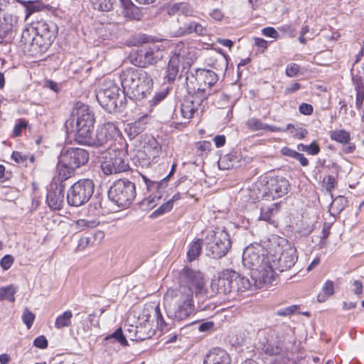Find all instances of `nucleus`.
Instances as JSON below:
<instances>
[{
  "instance_id": "obj_12",
  "label": "nucleus",
  "mask_w": 364,
  "mask_h": 364,
  "mask_svg": "<svg viewBox=\"0 0 364 364\" xmlns=\"http://www.w3.org/2000/svg\"><path fill=\"white\" fill-rule=\"evenodd\" d=\"M31 30L36 34V44L39 48L40 52L47 50L58 33V27L54 23L43 19L33 22Z\"/></svg>"
},
{
  "instance_id": "obj_7",
  "label": "nucleus",
  "mask_w": 364,
  "mask_h": 364,
  "mask_svg": "<svg viewBox=\"0 0 364 364\" xmlns=\"http://www.w3.org/2000/svg\"><path fill=\"white\" fill-rule=\"evenodd\" d=\"M96 98L100 105L108 112H114L124 107L125 93L122 92L114 80L106 79L97 92Z\"/></svg>"
},
{
  "instance_id": "obj_41",
  "label": "nucleus",
  "mask_w": 364,
  "mask_h": 364,
  "mask_svg": "<svg viewBox=\"0 0 364 364\" xmlns=\"http://www.w3.org/2000/svg\"><path fill=\"white\" fill-rule=\"evenodd\" d=\"M36 36H33L31 30L26 28L23 31L21 34V42L25 45L31 44L33 47H38L36 44Z\"/></svg>"
},
{
  "instance_id": "obj_17",
  "label": "nucleus",
  "mask_w": 364,
  "mask_h": 364,
  "mask_svg": "<svg viewBox=\"0 0 364 364\" xmlns=\"http://www.w3.org/2000/svg\"><path fill=\"white\" fill-rule=\"evenodd\" d=\"M60 162L68 166L70 170H75L85 165L89 160L88 152L80 148H69L60 156Z\"/></svg>"
},
{
  "instance_id": "obj_33",
  "label": "nucleus",
  "mask_w": 364,
  "mask_h": 364,
  "mask_svg": "<svg viewBox=\"0 0 364 364\" xmlns=\"http://www.w3.org/2000/svg\"><path fill=\"white\" fill-rule=\"evenodd\" d=\"M347 199L344 196H338L332 202L330 206V211L332 214L340 213L346 206Z\"/></svg>"
},
{
  "instance_id": "obj_19",
  "label": "nucleus",
  "mask_w": 364,
  "mask_h": 364,
  "mask_svg": "<svg viewBox=\"0 0 364 364\" xmlns=\"http://www.w3.org/2000/svg\"><path fill=\"white\" fill-rule=\"evenodd\" d=\"M161 154V146L154 139L148 140L144 146V151H138L137 156L142 159V166H149L151 164H155Z\"/></svg>"
},
{
  "instance_id": "obj_22",
  "label": "nucleus",
  "mask_w": 364,
  "mask_h": 364,
  "mask_svg": "<svg viewBox=\"0 0 364 364\" xmlns=\"http://www.w3.org/2000/svg\"><path fill=\"white\" fill-rule=\"evenodd\" d=\"M139 325H136L134 331V340H145L151 336L152 332L151 331V324L149 323V316L145 314V311L139 318ZM134 340V338H132Z\"/></svg>"
},
{
  "instance_id": "obj_51",
  "label": "nucleus",
  "mask_w": 364,
  "mask_h": 364,
  "mask_svg": "<svg viewBox=\"0 0 364 364\" xmlns=\"http://www.w3.org/2000/svg\"><path fill=\"white\" fill-rule=\"evenodd\" d=\"M194 10L190 6L189 4L186 2H180V14H183L184 16H193Z\"/></svg>"
},
{
  "instance_id": "obj_8",
  "label": "nucleus",
  "mask_w": 364,
  "mask_h": 364,
  "mask_svg": "<svg viewBox=\"0 0 364 364\" xmlns=\"http://www.w3.org/2000/svg\"><path fill=\"white\" fill-rule=\"evenodd\" d=\"M256 186L262 200H274L282 197L288 193L289 181L282 176L261 178ZM259 198V196H257Z\"/></svg>"
},
{
  "instance_id": "obj_61",
  "label": "nucleus",
  "mask_w": 364,
  "mask_h": 364,
  "mask_svg": "<svg viewBox=\"0 0 364 364\" xmlns=\"http://www.w3.org/2000/svg\"><path fill=\"white\" fill-rule=\"evenodd\" d=\"M281 153L282 155H284L285 156H289V157L295 159L299 152H297L296 151H294L293 149H291L290 148H289L287 146H285L281 149Z\"/></svg>"
},
{
  "instance_id": "obj_21",
  "label": "nucleus",
  "mask_w": 364,
  "mask_h": 364,
  "mask_svg": "<svg viewBox=\"0 0 364 364\" xmlns=\"http://www.w3.org/2000/svg\"><path fill=\"white\" fill-rule=\"evenodd\" d=\"M46 200L51 209H61L64 204V186L56 185L55 188L50 190L47 193Z\"/></svg>"
},
{
  "instance_id": "obj_6",
  "label": "nucleus",
  "mask_w": 364,
  "mask_h": 364,
  "mask_svg": "<svg viewBox=\"0 0 364 364\" xmlns=\"http://www.w3.org/2000/svg\"><path fill=\"white\" fill-rule=\"evenodd\" d=\"M218 77L215 73L208 70H197L187 72L186 83L189 95H197L206 100L212 92V87L218 82Z\"/></svg>"
},
{
  "instance_id": "obj_5",
  "label": "nucleus",
  "mask_w": 364,
  "mask_h": 364,
  "mask_svg": "<svg viewBox=\"0 0 364 364\" xmlns=\"http://www.w3.org/2000/svg\"><path fill=\"white\" fill-rule=\"evenodd\" d=\"M73 114L76 117L75 122V119L67 121L65 126L68 132L75 133V139L80 144L91 131H93L95 119L89 106L81 102L75 104Z\"/></svg>"
},
{
  "instance_id": "obj_42",
  "label": "nucleus",
  "mask_w": 364,
  "mask_h": 364,
  "mask_svg": "<svg viewBox=\"0 0 364 364\" xmlns=\"http://www.w3.org/2000/svg\"><path fill=\"white\" fill-rule=\"evenodd\" d=\"M286 130L290 131V132L292 134L293 136L298 139H304L308 134V132L306 129H304V128L296 129L294 127V125L290 124L287 125Z\"/></svg>"
},
{
  "instance_id": "obj_28",
  "label": "nucleus",
  "mask_w": 364,
  "mask_h": 364,
  "mask_svg": "<svg viewBox=\"0 0 364 364\" xmlns=\"http://www.w3.org/2000/svg\"><path fill=\"white\" fill-rule=\"evenodd\" d=\"M352 81L356 91L355 107L360 109L364 100V79L358 75H353Z\"/></svg>"
},
{
  "instance_id": "obj_60",
  "label": "nucleus",
  "mask_w": 364,
  "mask_h": 364,
  "mask_svg": "<svg viewBox=\"0 0 364 364\" xmlns=\"http://www.w3.org/2000/svg\"><path fill=\"white\" fill-rule=\"evenodd\" d=\"M154 312L156 317V321H157L158 325H159L160 327L162 328L165 325V322H164V318L161 315V313L160 311V309H159V306L154 307Z\"/></svg>"
},
{
  "instance_id": "obj_29",
  "label": "nucleus",
  "mask_w": 364,
  "mask_h": 364,
  "mask_svg": "<svg viewBox=\"0 0 364 364\" xmlns=\"http://www.w3.org/2000/svg\"><path fill=\"white\" fill-rule=\"evenodd\" d=\"M202 247L203 240L200 239H198L190 245L187 252V258L188 261L192 262L195 260L200 255Z\"/></svg>"
},
{
  "instance_id": "obj_62",
  "label": "nucleus",
  "mask_w": 364,
  "mask_h": 364,
  "mask_svg": "<svg viewBox=\"0 0 364 364\" xmlns=\"http://www.w3.org/2000/svg\"><path fill=\"white\" fill-rule=\"evenodd\" d=\"M40 10V6L33 2L29 3V4L26 7V18H28V16L34 11H39Z\"/></svg>"
},
{
  "instance_id": "obj_25",
  "label": "nucleus",
  "mask_w": 364,
  "mask_h": 364,
  "mask_svg": "<svg viewBox=\"0 0 364 364\" xmlns=\"http://www.w3.org/2000/svg\"><path fill=\"white\" fill-rule=\"evenodd\" d=\"M232 275L234 278L232 279V294L234 295L243 293L250 289L251 287V283L247 277L240 275L239 273L235 271H232Z\"/></svg>"
},
{
  "instance_id": "obj_24",
  "label": "nucleus",
  "mask_w": 364,
  "mask_h": 364,
  "mask_svg": "<svg viewBox=\"0 0 364 364\" xmlns=\"http://www.w3.org/2000/svg\"><path fill=\"white\" fill-rule=\"evenodd\" d=\"M184 57L178 53H174L170 58L167 69L166 79L168 82H173L178 76L179 70Z\"/></svg>"
},
{
  "instance_id": "obj_9",
  "label": "nucleus",
  "mask_w": 364,
  "mask_h": 364,
  "mask_svg": "<svg viewBox=\"0 0 364 364\" xmlns=\"http://www.w3.org/2000/svg\"><path fill=\"white\" fill-rule=\"evenodd\" d=\"M205 240L207 255L215 259L224 257L231 247L228 233L220 228L210 231Z\"/></svg>"
},
{
  "instance_id": "obj_53",
  "label": "nucleus",
  "mask_w": 364,
  "mask_h": 364,
  "mask_svg": "<svg viewBox=\"0 0 364 364\" xmlns=\"http://www.w3.org/2000/svg\"><path fill=\"white\" fill-rule=\"evenodd\" d=\"M33 345L37 348L44 349L48 346V341L44 336H40L34 340Z\"/></svg>"
},
{
  "instance_id": "obj_14",
  "label": "nucleus",
  "mask_w": 364,
  "mask_h": 364,
  "mask_svg": "<svg viewBox=\"0 0 364 364\" xmlns=\"http://www.w3.org/2000/svg\"><path fill=\"white\" fill-rule=\"evenodd\" d=\"M118 134L117 125L113 122H107L98 127L95 134L91 131L80 144L95 147L105 146Z\"/></svg>"
},
{
  "instance_id": "obj_39",
  "label": "nucleus",
  "mask_w": 364,
  "mask_h": 364,
  "mask_svg": "<svg viewBox=\"0 0 364 364\" xmlns=\"http://www.w3.org/2000/svg\"><path fill=\"white\" fill-rule=\"evenodd\" d=\"M246 124L252 132L264 130L265 127H267V124L263 123L259 119L255 117L249 119L247 121Z\"/></svg>"
},
{
  "instance_id": "obj_55",
  "label": "nucleus",
  "mask_w": 364,
  "mask_h": 364,
  "mask_svg": "<svg viewBox=\"0 0 364 364\" xmlns=\"http://www.w3.org/2000/svg\"><path fill=\"white\" fill-rule=\"evenodd\" d=\"M166 91H161L159 92H156L154 96L153 97L152 100H150L151 105H155L160 102L161 100H163L167 95Z\"/></svg>"
},
{
  "instance_id": "obj_43",
  "label": "nucleus",
  "mask_w": 364,
  "mask_h": 364,
  "mask_svg": "<svg viewBox=\"0 0 364 364\" xmlns=\"http://www.w3.org/2000/svg\"><path fill=\"white\" fill-rule=\"evenodd\" d=\"M231 158L232 156L230 155H225L223 157H221L218 163L219 168L223 170L232 168L235 164L232 161Z\"/></svg>"
},
{
  "instance_id": "obj_64",
  "label": "nucleus",
  "mask_w": 364,
  "mask_h": 364,
  "mask_svg": "<svg viewBox=\"0 0 364 364\" xmlns=\"http://www.w3.org/2000/svg\"><path fill=\"white\" fill-rule=\"evenodd\" d=\"M213 141L216 147H222L225 144V136L224 135H217L214 137Z\"/></svg>"
},
{
  "instance_id": "obj_10",
  "label": "nucleus",
  "mask_w": 364,
  "mask_h": 364,
  "mask_svg": "<svg viewBox=\"0 0 364 364\" xmlns=\"http://www.w3.org/2000/svg\"><path fill=\"white\" fill-rule=\"evenodd\" d=\"M136 196L135 184L127 179L117 180L109 188V198L119 207H128Z\"/></svg>"
},
{
  "instance_id": "obj_48",
  "label": "nucleus",
  "mask_w": 364,
  "mask_h": 364,
  "mask_svg": "<svg viewBox=\"0 0 364 364\" xmlns=\"http://www.w3.org/2000/svg\"><path fill=\"white\" fill-rule=\"evenodd\" d=\"M14 259L12 255H6L0 260V265L4 270H8L14 264Z\"/></svg>"
},
{
  "instance_id": "obj_56",
  "label": "nucleus",
  "mask_w": 364,
  "mask_h": 364,
  "mask_svg": "<svg viewBox=\"0 0 364 364\" xmlns=\"http://www.w3.org/2000/svg\"><path fill=\"white\" fill-rule=\"evenodd\" d=\"M297 306L295 305L288 306L285 309H279L277 314L278 316H289L293 314L296 310Z\"/></svg>"
},
{
  "instance_id": "obj_44",
  "label": "nucleus",
  "mask_w": 364,
  "mask_h": 364,
  "mask_svg": "<svg viewBox=\"0 0 364 364\" xmlns=\"http://www.w3.org/2000/svg\"><path fill=\"white\" fill-rule=\"evenodd\" d=\"M197 153L198 155L206 154L211 150L212 144L208 141H203L197 142L196 144Z\"/></svg>"
},
{
  "instance_id": "obj_32",
  "label": "nucleus",
  "mask_w": 364,
  "mask_h": 364,
  "mask_svg": "<svg viewBox=\"0 0 364 364\" xmlns=\"http://www.w3.org/2000/svg\"><path fill=\"white\" fill-rule=\"evenodd\" d=\"M16 287L9 285L0 288V301L7 300L10 302H14L15 294L16 293Z\"/></svg>"
},
{
  "instance_id": "obj_2",
  "label": "nucleus",
  "mask_w": 364,
  "mask_h": 364,
  "mask_svg": "<svg viewBox=\"0 0 364 364\" xmlns=\"http://www.w3.org/2000/svg\"><path fill=\"white\" fill-rule=\"evenodd\" d=\"M164 299L167 315L173 320L183 321L195 314L194 296L188 289H168Z\"/></svg>"
},
{
  "instance_id": "obj_47",
  "label": "nucleus",
  "mask_w": 364,
  "mask_h": 364,
  "mask_svg": "<svg viewBox=\"0 0 364 364\" xmlns=\"http://www.w3.org/2000/svg\"><path fill=\"white\" fill-rule=\"evenodd\" d=\"M173 208L172 201H167L166 203L162 204L159 208H157L153 213L151 216H158L162 215L166 212L170 211Z\"/></svg>"
},
{
  "instance_id": "obj_18",
  "label": "nucleus",
  "mask_w": 364,
  "mask_h": 364,
  "mask_svg": "<svg viewBox=\"0 0 364 364\" xmlns=\"http://www.w3.org/2000/svg\"><path fill=\"white\" fill-rule=\"evenodd\" d=\"M205 101L203 97L194 95H189V96L185 97L180 105L181 117L189 120L195 115L202 113L205 109Z\"/></svg>"
},
{
  "instance_id": "obj_59",
  "label": "nucleus",
  "mask_w": 364,
  "mask_h": 364,
  "mask_svg": "<svg viewBox=\"0 0 364 364\" xmlns=\"http://www.w3.org/2000/svg\"><path fill=\"white\" fill-rule=\"evenodd\" d=\"M90 239L88 237H82L77 244V250L81 251L85 250L90 244Z\"/></svg>"
},
{
  "instance_id": "obj_58",
  "label": "nucleus",
  "mask_w": 364,
  "mask_h": 364,
  "mask_svg": "<svg viewBox=\"0 0 364 364\" xmlns=\"http://www.w3.org/2000/svg\"><path fill=\"white\" fill-rule=\"evenodd\" d=\"M320 151L319 146L316 143V141H313L311 144L307 145L306 153L311 155H317Z\"/></svg>"
},
{
  "instance_id": "obj_54",
  "label": "nucleus",
  "mask_w": 364,
  "mask_h": 364,
  "mask_svg": "<svg viewBox=\"0 0 364 364\" xmlns=\"http://www.w3.org/2000/svg\"><path fill=\"white\" fill-rule=\"evenodd\" d=\"M262 33L267 37L278 38L279 33L272 27H266L262 30Z\"/></svg>"
},
{
  "instance_id": "obj_35",
  "label": "nucleus",
  "mask_w": 364,
  "mask_h": 364,
  "mask_svg": "<svg viewBox=\"0 0 364 364\" xmlns=\"http://www.w3.org/2000/svg\"><path fill=\"white\" fill-rule=\"evenodd\" d=\"M263 350L269 355H279L282 350V347L277 341H268L264 345Z\"/></svg>"
},
{
  "instance_id": "obj_1",
  "label": "nucleus",
  "mask_w": 364,
  "mask_h": 364,
  "mask_svg": "<svg viewBox=\"0 0 364 364\" xmlns=\"http://www.w3.org/2000/svg\"><path fill=\"white\" fill-rule=\"evenodd\" d=\"M157 70L147 72L141 69L128 68L120 74L123 93L136 100L146 98L153 90L154 73Z\"/></svg>"
},
{
  "instance_id": "obj_27",
  "label": "nucleus",
  "mask_w": 364,
  "mask_h": 364,
  "mask_svg": "<svg viewBox=\"0 0 364 364\" xmlns=\"http://www.w3.org/2000/svg\"><path fill=\"white\" fill-rule=\"evenodd\" d=\"M279 204L277 203H272L269 205H262L260 208L259 219L267 221L270 223H274L273 218L279 211Z\"/></svg>"
},
{
  "instance_id": "obj_57",
  "label": "nucleus",
  "mask_w": 364,
  "mask_h": 364,
  "mask_svg": "<svg viewBox=\"0 0 364 364\" xmlns=\"http://www.w3.org/2000/svg\"><path fill=\"white\" fill-rule=\"evenodd\" d=\"M299 112L304 115H310L314 111L311 105L307 103H301L299 107Z\"/></svg>"
},
{
  "instance_id": "obj_20",
  "label": "nucleus",
  "mask_w": 364,
  "mask_h": 364,
  "mask_svg": "<svg viewBox=\"0 0 364 364\" xmlns=\"http://www.w3.org/2000/svg\"><path fill=\"white\" fill-rule=\"evenodd\" d=\"M232 270H226L211 282L210 287L213 291L218 294L231 295L232 292Z\"/></svg>"
},
{
  "instance_id": "obj_15",
  "label": "nucleus",
  "mask_w": 364,
  "mask_h": 364,
  "mask_svg": "<svg viewBox=\"0 0 364 364\" xmlns=\"http://www.w3.org/2000/svg\"><path fill=\"white\" fill-rule=\"evenodd\" d=\"M123 151L109 149L102 156L101 168L106 175L118 173L129 170V164Z\"/></svg>"
},
{
  "instance_id": "obj_13",
  "label": "nucleus",
  "mask_w": 364,
  "mask_h": 364,
  "mask_svg": "<svg viewBox=\"0 0 364 364\" xmlns=\"http://www.w3.org/2000/svg\"><path fill=\"white\" fill-rule=\"evenodd\" d=\"M95 189V185L90 179H81L75 182L68 191V203L79 207L89 201Z\"/></svg>"
},
{
  "instance_id": "obj_4",
  "label": "nucleus",
  "mask_w": 364,
  "mask_h": 364,
  "mask_svg": "<svg viewBox=\"0 0 364 364\" xmlns=\"http://www.w3.org/2000/svg\"><path fill=\"white\" fill-rule=\"evenodd\" d=\"M296 250L287 240L282 237L273 238L268 248L270 257V267L273 271V278L275 270L284 272L292 267L296 260Z\"/></svg>"
},
{
  "instance_id": "obj_38",
  "label": "nucleus",
  "mask_w": 364,
  "mask_h": 364,
  "mask_svg": "<svg viewBox=\"0 0 364 364\" xmlns=\"http://www.w3.org/2000/svg\"><path fill=\"white\" fill-rule=\"evenodd\" d=\"M97 225L98 222L94 220L79 219L75 223V228L79 231L95 228Z\"/></svg>"
},
{
  "instance_id": "obj_3",
  "label": "nucleus",
  "mask_w": 364,
  "mask_h": 364,
  "mask_svg": "<svg viewBox=\"0 0 364 364\" xmlns=\"http://www.w3.org/2000/svg\"><path fill=\"white\" fill-rule=\"evenodd\" d=\"M242 262L245 267L252 270L256 280L264 284L272 282L273 271L270 267L268 250L257 243L247 246L243 252Z\"/></svg>"
},
{
  "instance_id": "obj_37",
  "label": "nucleus",
  "mask_w": 364,
  "mask_h": 364,
  "mask_svg": "<svg viewBox=\"0 0 364 364\" xmlns=\"http://www.w3.org/2000/svg\"><path fill=\"white\" fill-rule=\"evenodd\" d=\"M11 158L15 162L22 164L26 166H28V160H29L31 163H33L35 160L33 156H27L19 151H14L11 154Z\"/></svg>"
},
{
  "instance_id": "obj_36",
  "label": "nucleus",
  "mask_w": 364,
  "mask_h": 364,
  "mask_svg": "<svg viewBox=\"0 0 364 364\" xmlns=\"http://www.w3.org/2000/svg\"><path fill=\"white\" fill-rule=\"evenodd\" d=\"M114 0H92L95 9L101 11H109L113 9Z\"/></svg>"
},
{
  "instance_id": "obj_49",
  "label": "nucleus",
  "mask_w": 364,
  "mask_h": 364,
  "mask_svg": "<svg viewBox=\"0 0 364 364\" xmlns=\"http://www.w3.org/2000/svg\"><path fill=\"white\" fill-rule=\"evenodd\" d=\"M300 71V67L299 65L294 63H291L287 66L286 74L290 77H295L298 75Z\"/></svg>"
},
{
  "instance_id": "obj_16",
  "label": "nucleus",
  "mask_w": 364,
  "mask_h": 364,
  "mask_svg": "<svg viewBox=\"0 0 364 364\" xmlns=\"http://www.w3.org/2000/svg\"><path fill=\"white\" fill-rule=\"evenodd\" d=\"M165 54V47L161 44H152L139 50L134 59L133 63L140 68L156 64L162 60Z\"/></svg>"
},
{
  "instance_id": "obj_26",
  "label": "nucleus",
  "mask_w": 364,
  "mask_h": 364,
  "mask_svg": "<svg viewBox=\"0 0 364 364\" xmlns=\"http://www.w3.org/2000/svg\"><path fill=\"white\" fill-rule=\"evenodd\" d=\"M193 32H195L196 34L199 36H204L207 33V29L200 23H196L195 21H191L184 24L182 27H181L177 31V35L184 36L186 34L192 33Z\"/></svg>"
},
{
  "instance_id": "obj_40",
  "label": "nucleus",
  "mask_w": 364,
  "mask_h": 364,
  "mask_svg": "<svg viewBox=\"0 0 364 364\" xmlns=\"http://www.w3.org/2000/svg\"><path fill=\"white\" fill-rule=\"evenodd\" d=\"M58 179L62 182L68 178H70L75 172V170H70L68 166H63L62 163L59 161L58 164Z\"/></svg>"
},
{
  "instance_id": "obj_11",
  "label": "nucleus",
  "mask_w": 364,
  "mask_h": 364,
  "mask_svg": "<svg viewBox=\"0 0 364 364\" xmlns=\"http://www.w3.org/2000/svg\"><path fill=\"white\" fill-rule=\"evenodd\" d=\"M180 284L178 287L188 289L193 295L203 299L207 297L208 290L202 273L188 267H184L179 277Z\"/></svg>"
},
{
  "instance_id": "obj_45",
  "label": "nucleus",
  "mask_w": 364,
  "mask_h": 364,
  "mask_svg": "<svg viewBox=\"0 0 364 364\" xmlns=\"http://www.w3.org/2000/svg\"><path fill=\"white\" fill-rule=\"evenodd\" d=\"M114 338L122 346L127 345L126 337L123 335L121 328L117 329L113 333L106 338L107 340Z\"/></svg>"
},
{
  "instance_id": "obj_63",
  "label": "nucleus",
  "mask_w": 364,
  "mask_h": 364,
  "mask_svg": "<svg viewBox=\"0 0 364 364\" xmlns=\"http://www.w3.org/2000/svg\"><path fill=\"white\" fill-rule=\"evenodd\" d=\"M167 13L169 15H179L180 14V3H176L173 5L168 6Z\"/></svg>"
},
{
  "instance_id": "obj_31",
  "label": "nucleus",
  "mask_w": 364,
  "mask_h": 364,
  "mask_svg": "<svg viewBox=\"0 0 364 364\" xmlns=\"http://www.w3.org/2000/svg\"><path fill=\"white\" fill-rule=\"evenodd\" d=\"M332 140L341 144H348L350 140V134L344 129L333 130L330 133Z\"/></svg>"
},
{
  "instance_id": "obj_50",
  "label": "nucleus",
  "mask_w": 364,
  "mask_h": 364,
  "mask_svg": "<svg viewBox=\"0 0 364 364\" xmlns=\"http://www.w3.org/2000/svg\"><path fill=\"white\" fill-rule=\"evenodd\" d=\"M336 185V181L333 176H328L326 179L323 180V186L326 191L331 193L335 188Z\"/></svg>"
},
{
  "instance_id": "obj_23",
  "label": "nucleus",
  "mask_w": 364,
  "mask_h": 364,
  "mask_svg": "<svg viewBox=\"0 0 364 364\" xmlns=\"http://www.w3.org/2000/svg\"><path fill=\"white\" fill-rule=\"evenodd\" d=\"M203 364H231V359L225 350L216 348L207 354Z\"/></svg>"
},
{
  "instance_id": "obj_46",
  "label": "nucleus",
  "mask_w": 364,
  "mask_h": 364,
  "mask_svg": "<svg viewBox=\"0 0 364 364\" xmlns=\"http://www.w3.org/2000/svg\"><path fill=\"white\" fill-rule=\"evenodd\" d=\"M35 319V315L28 309H26L22 315V320L27 328H31Z\"/></svg>"
},
{
  "instance_id": "obj_34",
  "label": "nucleus",
  "mask_w": 364,
  "mask_h": 364,
  "mask_svg": "<svg viewBox=\"0 0 364 364\" xmlns=\"http://www.w3.org/2000/svg\"><path fill=\"white\" fill-rule=\"evenodd\" d=\"M322 291L323 293L318 294L317 296L319 302L325 301L327 297L334 294L333 282L331 280H327L322 288Z\"/></svg>"
},
{
  "instance_id": "obj_30",
  "label": "nucleus",
  "mask_w": 364,
  "mask_h": 364,
  "mask_svg": "<svg viewBox=\"0 0 364 364\" xmlns=\"http://www.w3.org/2000/svg\"><path fill=\"white\" fill-rule=\"evenodd\" d=\"M72 317L73 313L71 311H66L63 312L56 318L55 327L58 329L69 327L71 325Z\"/></svg>"
},
{
  "instance_id": "obj_52",
  "label": "nucleus",
  "mask_w": 364,
  "mask_h": 364,
  "mask_svg": "<svg viewBox=\"0 0 364 364\" xmlns=\"http://www.w3.org/2000/svg\"><path fill=\"white\" fill-rule=\"evenodd\" d=\"M27 127V122L23 119H20L18 123L16 124L13 130V134L14 136H18L21 135V132L23 129Z\"/></svg>"
}]
</instances>
